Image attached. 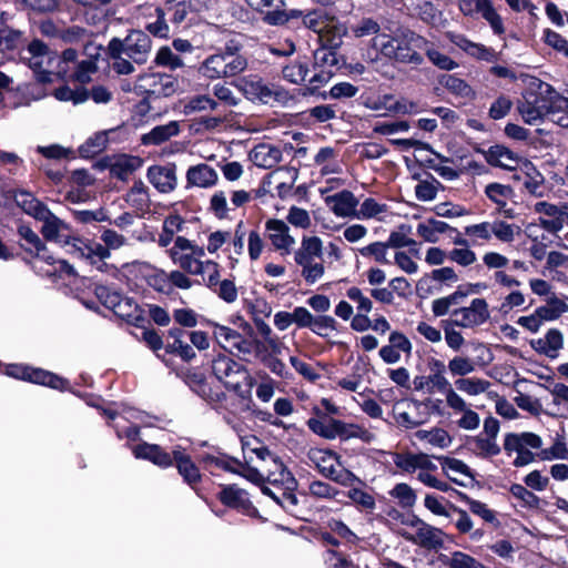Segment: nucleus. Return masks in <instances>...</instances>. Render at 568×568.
Masks as SVG:
<instances>
[{"label":"nucleus","instance_id":"nucleus-1","mask_svg":"<svg viewBox=\"0 0 568 568\" xmlns=\"http://www.w3.org/2000/svg\"><path fill=\"white\" fill-rule=\"evenodd\" d=\"M427 39L408 27L399 26L392 34L383 33L373 39V47L388 60L402 64L419 67L424 55L419 52L426 48Z\"/></svg>","mask_w":568,"mask_h":568},{"label":"nucleus","instance_id":"nucleus-2","mask_svg":"<svg viewBox=\"0 0 568 568\" xmlns=\"http://www.w3.org/2000/svg\"><path fill=\"white\" fill-rule=\"evenodd\" d=\"M81 282L82 284L88 282V290L93 292L98 302L129 325L143 327L149 324L144 310L133 297L123 296L121 291L113 286L99 284L92 278H83Z\"/></svg>","mask_w":568,"mask_h":568},{"label":"nucleus","instance_id":"nucleus-3","mask_svg":"<svg viewBox=\"0 0 568 568\" xmlns=\"http://www.w3.org/2000/svg\"><path fill=\"white\" fill-rule=\"evenodd\" d=\"M557 97L558 92L551 84L532 78L517 102V110L525 123L535 124L555 108Z\"/></svg>","mask_w":568,"mask_h":568},{"label":"nucleus","instance_id":"nucleus-4","mask_svg":"<svg viewBox=\"0 0 568 568\" xmlns=\"http://www.w3.org/2000/svg\"><path fill=\"white\" fill-rule=\"evenodd\" d=\"M2 367H4L3 374L8 377L45 386L59 392H72L69 379L44 368L20 363L3 365L0 361V373Z\"/></svg>","mask_w":568,"mask_h":568},{"label":"nucleus","instance_id":"nucleus-5","mask_svg":"<svg viewBox=\"0 0 568 568\" xmlns=\"http://www.w3.org/2000/svg\"><path fill=\"white\" fill-rule=\"evenodd\" d=\"M263 21L270 26H287L292 29L304 27L315 33H322L326 27L325 13L322 9L303 11L268 10L264 13Z\"/></svg>","mask_w":568,"mask_h":568},{"label":"nucleus","instance_id":"nucleus-6","mask_svg":"<svg viewBox=\"0 0 568 568\" xmlns=\"http://www.w3.org/2000/svg\"><path fill=\"white\" fill-rule=\"evenodd\" d=\"M151 47L152 40L146 32L132 29L124 39L114 37L109 41L108 55L118 59L125 53L133 62L143 64L148 61Z\"/></svg>","mask_w":568,"mask_h":568},{"label":"nucleus","instance_id":"nucleus-7","mask_svg":"<svg viewBox=\"0 0 568 568\" xmlns=\"http://www.w3.org/2000/svg\"><path fill=\"white\" fill-rule=\"evenodd\" d=\"M180 377L189 388L202 398L213 410L222 414L227 410L225 402L227 395L221 389H214L207 383V378L197 367H183L176 371Z\"/></svg>","mask_w":568,"mask_h":568},{"label":"nucleus","instance_id":"nucleus-8","mask_svg":"<svg viewBox=\"0 0 568 568\" xmlns=\"http://www.w3.org/2000/svg\"><path fill=\"white\" fill-rule=\"evenodd\" d=\"M219 487L216 499L225 508L252 518L258 516V509L254 506L245 489L240 488L236 484H220Z\"/></svg>","mask_w":568,"mask_h":568},{"label":"nucleus","instance_id":"nucleus-9","mask_svg":"<svg viewBox=\"0 0 568 568\" xmlns=\"http://www.w3.org/2000/svg\"><path fill=\"white\" fill-rule=\"evenodd\" d=\"M178 90V79L165 73H143L138 77L135 93H146L154 99L168 98Z\"/></svg>","mask_w":568,"mask_h":568},{"label":"nucleus","instance_id":"nucleus-10","mask_svg":"<svg viewBox=\"0 0 568 568\" xmlns=\"http://www.w3.org/2000/svg\"><path fill=\"white\" fill-rule=\"evenodd\" d=\"M173 466H175L183 483L197 493V487L202 483L203 475L191 455L180 445L173 448Z\"/></svg>","mask_w":568,"mask_h":568},{"label":"nucleus","instance_id":"nucleus-11","mask_svg":"<svg viewBox=\"0 0 568 568\" xmlns=\"http://www.w3.org/2000/svg\"><path fill=\"white\" fill-rule=\"evenodd\" d=\"M313 414L316 416L307 419L306 425L311 432L325 439H341L344 428V420L329 417L317 406L313 407Z\"/></svg>","mask_w":568,"mask_h":568},{"label":"nucleus","instance_id":"nucleus-12","mask_svg":"<svg viewBox=\"0 0 568 568\" xmlns=\"http://www.w3.org/2000/svg\"><path fill=\"white\" fill-rule=\"evenodd\" d=\"M55 267L53 272L49 273L50 275H57L59 277H74L73 284H74V291H75V297L80 301V303L88 310L99 313L100 306L97 301L93 298H89L85 296L84 288L88 290V282L85 284H82L81 280L84 277H79L74 267L67 261L62 258L55 260ZM93 281L94 278L91 277Z\"/></svg>","mask_w":568,"mask_h":568},{"label":"nucleus","instance_id":"nucleus-13","mask_svg":"<svg viewBox=\"0 0 568 568\" xmlns=\"http://www.w3.org/2000/svg\"><path fill=\"white\" fill-rule=\"evenodd\" d=\"M132 454L136 459L148 460L162 469L173 466V450L169 453L159 444L141 442L133 447Z\"/></svg>","mask_w":568,"mask_h":568},{"label":"nucleus","instance_id":"nucleus-14","mask_svg":"<svg viewBox=\"0 0 568 568\" xmlns=\"http://www.w3.org/2000/svg\"><path fill=\"white\" fill-rule=\"evenodd\" d=\"M187 332L181 327L174 326L165 334L164 354L180 357L183 362H191L196 354L193 347L184 341Z\"/></svg>","mask_w":568,"mask_h":568},{"label":"nucleus","instance_id":"nucleus-15","mask_svg":"<svg viewBox=\"0 0 568 568\" xmlns=\"http://www.w3.org/2000/svg\"><path fill=\"white\" fill-rule=\"evenodd\" d=\"M239 89L252 102L267 104L271 102L272 84L266 83L260 75L250 74L240 79Z\"/></svg>","mask_w":568,"mask_h":568},{"label":"nucleus","instance_id":"nucleus-16","mask_svg":"<svg viewBox=\"0 0 568 568\" xmlns=\"http://www.w3.org/2000/svg\"><path fill=\"white\" fill-rule=\"evenodd\" d=\"M175 163L166 165H151L148 169L146 176L149 182L161 193L172 192L178 184Z\"/></svg>","mask_w":568,"mask_h":568},{"label":"nucleus","instance_id":"nucleus-17","mask_svg":"<svg viewBox=\"0 0 568 568\" xmlns=\"http://www.w3.org/2000/svg\"><path fill=\"white\" fill-rule=\"evenodd\" d=\"M6 197L13 199L18 207L37 221L50 210L43 202L26 190H9L6 192Z\"/></svg>","mask_w":568,"mask_h":568},{"label":"nucleus","instance_id":"nucleus-18","mask_svg":"<svg viewBox=\"0 0 568 568\" xmlns=\"http://www.w3.org/2000/svg\"><path fill=\"white\" fill-rule=\"evenodd\" d=\"M265 230L268 232V240L275 250L283 251L282 255L291 252L292 245L295 243L294 237L290 234L288 225L278 219H268L265 222Z\"/></svg>","mask_w":568,"mask_h":568},{"label":"nucleus","instance_id":"nucleus-19","mask_svg":"<svg viewBox=\"0 0 568 568\" xmlns=\"http://www.w3.org/2000/svg\"><path fill=\"white\" fill-rule=\"evenodd\" d=\"M326 204L334 203L331 207L332 212L338 217H357L359 214L356 211L358 200L349 190H342L325 199Z\"/></svg>","mask_w":568,"mask_h":568},{"label":"nucleus","instance_id":"nucleus-20","mask_svg":"<svg viewBox=\"0 0 568 568\" xmlns=\"http://www.w3.org/2000/svg\"><path fill=\"white\" fill-rule=\"evenodd\" d=\"M211 369L212 374L221 383L233 373H240L242 378H245V375H250L244 365L224 354H219L212 359Z\"/></svg>","mask_w":568,"mask_h":568},{"label":"nucleus","instance_id":"nucleus-21","mask_svg":"<svg viewBox=\"0 0 568 568\" xmlns=\"http://www.w3.org/2000/svg\"><path fill=\"white\" fill-rule=\"evenodd\" d=\"M10 19L8 12L2 11L0 13V51L16 50L23 42V33L9 23Z\"/></svg>","mask_w":568,"mask_h":568},{"label":"nucleus","instance_id":"nucleus-22","mask_svg":"<svg viewBox=\"0 0 568 568\" xmlns=\"http://www.w3.org/2000/svg\"><path fill=\"white\" fill-rule=\"evenodd\" d=\"M476 152L483 153L487 163L495 168H500L504 170H515V166H509L501 162V159H506L515 162L516 164L520 160L519 155L515 153L513 150L503 144H494L489 146L487 151L481 150L480 148L475 149Z\"/></svg>","mask_w":568,"mask_h":568},{"label":"nucleus","instance_id":"nucleus-23","mask_svg":"<svg viewBox=\"0 0 568 568\" xmlns=\"http://www.w3.org/2000/svg\"><path fill=\"white\" fill-rule=\"evenodd\" d=\"M216 182V171L206 163H200L197 165L190 166L186 172L187 187L199 186L205 189L215 185Z\"/></svg>","mask_w":568,"mask_h":568},{"label":"nucleus","instance_id":"nucleus-24","mask_svg":"<svg viewBox=\"0 0 568 568\" xmlns=\"http://www.w3.org/2000/svg\"><path fill=\"white\" fill-rule=\"evenodd\" d=\"M266 481L286 490H296L298 486L296 478L283 463L281 457H276V459H274V470L268 471Z\"/></svg>","mask_w":568,"mask_h":568},{"label":"nucleus","instance_id":"nucleus-25","mask_svg":"<svg viewBox=\"0 0 568 568\" xmlns=\"http://www.w3.org/2000/svg\"><path fill=\"white\" fill-rule=\"evenodd\" d=\"M446 534L443 529L434 527L427 523L416 530L414 541L428 550H438L444 547L443 537Z\"/></svg>","mask_w":568,"mask_h":568},{"label":"nucleus","instance_id":"nucleus-26","mask_svg":"<svg viewBox=\"0 0 568 568\" xmlns=\"http://www.w3.org/2000/svg\"><path fill=\"white\" fill-rule=\"evenodd\" d=\"M456 498L465 503L468 506L469 511L480 517L485 523L491 524L494 528L500 527L501 523L497 518L496 511L489 509L485 503L471 498L464 491H456Z\"/></svg>","mask_w":568,"mask_h":568},{"label":"nucleus","instance_id":"nucleus-27","mask_svg":"<svg viewBox=\"0 0 568 568\" xmlns=\"http://www.w3.org/2000/svg\"><path fill=\"white\" fill-rule=\"evenodd\" d=\"M180 123L170 121L166 124L154 126L149 133L141 136L143 145H160L180 133Z\"/></svg>","mask_w":568,"mask_h":568},{"label":"nucleus","instance_id":"nucleus-28","mask_svg":"<svg viewBox=\"0 0 568 568\" xmlns=\"http://www.w3.org/2000/svg\"><path fill=\"white\" fill-rule=\"evenodd\" d=\"M437 561L447 568H488L467 552L455 550L450 554H438Z\"/></svg>","mask_w":568,"mask_h":568},{"label":"nucleus","instance_id":"nucleus-29","mask_svg":"<svg viewBox=\"0 0 568 568\" xmlns=\"http://www.w3.org/2000/svg\"><path fill=\"white\" fill-rule=\"evenodd\" d=\"M466 447L479 458L486 459L500 454V447L496 440L481 435L468 436Z\"/></svg>","mask_w":568,"mask_h":568},{"label":"nucleus","instance_id":"nucleus-30","mask_svg":"<svg viewBox=\"0 0 568 568\" xmlns=\"http://www.w3.org/2000/svg\"><path fill=\"white\" fill-rule=\"evenodd\" d=\"M142 164L143 160L138 155L121 154L113 162L110 175L125 182L129 175L139 170Z\"/></svg>","mask_w":568,"mask_h":568},{"label":"nucleus","instance_id":"nucleus-31","mask_svg":"<svg viewBox=\"0 0 568 568\" xmlns=\"http://www.w3.org/2000/svg\"><path fill=\"white\" fill-rule=\"evenodd\" d=\"M111 250L104 244L85 241L82 239V243H79L74 251L79 257L85 258L90 264H95L97 260H106L111 255Z\"/></svg>","mask_w":568,"mask_h":568},{"label":"nucleus","instance_id":"nucleus-32","mask_svg":"<svg viewBox=\"0 0 568 568\" xmlns=\"http://www.w3.org/2000/svg\"><path fill=\"white\" fill-rule=\"evenodd\" d=\"M334 75V70L332 69H320L317 73H315L310 80L308 85L297 88L296 93L302 94V97L316 95L322 98L323 100L327 99L326 91H320V88L327 83L331 78Z\"/></svg>","mask_w":568,"mask_h":568},{"label":"nucleus","instance_id":"nucleus-33","mask_svg":"<svg viewBox=\"0 0 568 568\" xmlns=\"http://www.w3.org/2000/svg\"><path fill=\"white\" fill-rule=\"evenodd\" d=\"M140 328L142 329V339L145 343V345L153 353H155L156 357L160 358L165 364L166 367H170L173 364V362L171 359H168L165 357V354H160V351L164 349L165 347V335H160L156 329L151 327L150 322L149 324Z\"/></svg>","mask_w":568,"mask_h":568},{"label":"nucleus","instance_id":"nucleus-34","mask_svg":"<svg viewBox=\"0 0 568 568\" xmlns=\"http://www.w3.org/2000/svg\"><path fill=\"white\" fill-rule=\"evenodd\" d=\"M438 82L452 94L460 98L473 99L475 98V91L473 88L462 78L455 74L444 73L438 78Z\"/></svg>","mask_w":568,"mask_h":568},{"label":"nucleus","instance_id":"nucleus-35","mask_svg":"<svg viewBox=\"0 0 568 568\" xmlns=\"http://www.w3.org/2000/svg\"><path fill=\"white\" fill-rule=\"evenodd\" d=\"M240 47L234 42L230 41L226 43L224 49L225 64L227 69V78L235 77L243 72L247 67V60L245 57L239 54Z\"/></svg>","mask_w":568,"mask_h":568},{"label":"nucleus","instance_id":"nucleus-36","mask_svg":"<svg viewBox=\"0 0 568 568\" xmlns=\"http://www.w3.org/2000/svg\"><path fill=\"white\" fill-rule=\"evenodd\" d=\"M475 10L489 23L496 36L505 33L503 19L497 13L490 0H476Z\"/></svg>","mask_w":568,"mask_h":568},{"label":"nucleus","instance_id":"nucleus-37","mask_svg":"<svg viewBox=\"0 0 568 568\" xmlns=\"http://www.w3.org/2000/svg\"><path fill=\"white\" fill-rule=\"evenodd\" d=\"M200 72L211 80L227 78L224 51L206 58L200 68Z\"/></svg>","mask_w":568,"mask_h":568},{"label":"nucleus","instance_id":"nucleus-38","mask_svg":"<svg viewBox=\"0 0 568 568\" xmlns=\"http://www.w3.org/2000/svg\"><path fill=\"white\" fill-rule=\"evenodd\" d=\"M113 131L114 130H110V132ZM108 134L109 131L94 133V135L90 136L83 144L79 146V155L82 159H92L94 155L104 151L109 143Z\"/></svg>","mask_w":568,"mask_h":568},{"label":"nucleus","instance_id":"nucleus-39","mask_svg":"<svg viewBox=\"0 0 568 568\" xmlns=\"http://www.w3.org/2000/svg\"><path fill=\"white\" fill-rule=\"evenodd\" d=\"M243 383L244 385L229 382L227 386L232 388V392L236 394V396L243 404L242 410L252 413V410L256 408V405L252 398V388L255 385L256 381L250 374L245 375V378H243Z\"/></svg>","mask_w":568,"mask_h":568},{"label":"nucleus","instance_id":"nucleus-40","mask_svg":"<svg viewBox=\"0 0 568 568\" xmlns=\"http://www.w3.org/2000/svg\"><path fill=\"white\" fill-rule=\"evenodd\" d=\"M169 255L174 264H179V266L183 270V272L192 275H203L204 274V262L199 258L192 257V254H183L175 250H169Z\"/></svg>","mask_w":568,"mask_h":568},{"label":"nucleus","instance_id":"nucleus-41","mask_svg":"<svg viewBox=\"0 0 568 568\" xmlns=\"http://www.w3.org/2000/svg\"><path fill=\"white\" fill-rule=\"evenodd\" d=\"M310 68L306 57L298 58L294 61H291L288 64L283 67L282 75L283 79L293 83V84H302L308 74Z\"/></svg>","mask_w":568,"mask_h":568},{"label":"nucleus","instance_id":"nucleus-42","mask_svg":"<svg viewBox=\"0 0 568 568\" xmlns=\"http://www.w3.org/2000/svg\"><path fill=\"white\" fill-rule=\"evenodd\" d=\"M216 455L203 453L197 456L199 464L203 465L204 469L210 470L211 467H215L222 469L226 473H239V468L231 467L225 462L226 453L223 452L220 447H212Z\"/></svg>","mask_w":568,"mask_h":568},{"label":"nucleus","instance_id":"nucleus-43","mask_svg":"<svg viewBox=\"0 0 568 568\" xmlns=\"http://www.w3.org/2000/svg\"><path fill=\"white\" fill-rule=\"evenodd\" d=\"M457 44L468 55H470L477 60L493 62L497 59V53L493 48L486 47L485 44H481V43L473 42L465 37H463L460 42H458Z\"/></svg>","mask_w":568,"mask_h":568},{"label":"nucleus","instance_id":"nucleus-44","mask_svg":"<svg viewBox=\"0 0 568 568\" xmlns=\"http://www.w3.org/2000/svg\"><path fill=\"white\" fill-rule=\"evenodd\" d=\"M467 296V292L465 291L463 284H460L457 286L456 291L448 296L433 301L432 311L437 317L444 316L449 312V307L452 305L458 304L460 300Z\"/></svg>","mask_w":568,"mask_h":568},{"label":"nucleus","instance_id":"nucleus-45","mask_svg":"<svg viewBox=\"0 0 568 568\" xmlns=\"http://www.w3.org/2000/svg\"><path fill=\"white\" fill-rule=\"evenodd\" d=\"M568 312V305L557 296L547 300V304L536 308V314L544 321H556L564 313Z\"/></svg>","mask_w":568,"mask_h":568},{"label":"nucleus","instance_id":"nucleus-46","mask_svg":"<svg viewBox=\"0 0 568 568\" xmlns=\"http://www.w3.org/2000/svg\"><path fill=\"white\" fill-rule=\"evenodd\" d=\"M422 51H424L427 59L440 70L452 71L458 67V63L456 61H454L447 54L438 51L435 48V43L429 41L428 39L426 48H423Z\"/></svg>","mask_w":568,"mask_h":568},{"label":"nucleus","instance_id":"nucleus-47","mask_svg":"<svg viewBox=\"0 0 568 568\" xmlns=\"http://www.w3.org/2000/svg\"><path fill=\"white\" fill-rule=\"evenodd\" d=\"M537 456L540 460H552V459H567L568 460V447L566 444L565 432L562 434H556L555 442L549 448H544Z\"/></svg>","mask_w":568,"mask_h":568},{"label":"nucleus","instance_id":"nucleus-48","mask_svg":"<svg viewBox=\"0 0 568 568\" xmlns=\"http://www.w3.org/2000/svg\"><path fill=\"white\" fill-rule=\"evenodd\" d=\"M39 221L43 222L40 231L43 239L60 244V217L49 210Z\"/></svg>","mask_w":568,"mask_h":568},{"label":"nucleus","instance_id":"nucleus-49","mask_svg":"<svg viewBox=\"0 0 568 568\" xmlns=\"http://www.w3.org/2000/svg\"><path fill=\"white\" fill-rule=\"evenodd\" d=\"M509 493L521 501V505L526 508L530 509H539L540 508V498L532 493L531 490L527 489L521 484H511L509 487Z\"/></svg>","mask_w":568,"mask_h":568},{"label":"nucleus","instance_id":"nucleus-50","mask_svg":"<svg viewBox=\"0 0 568 568\" xmlns=\"http://www.w3.org/2000/svg\"><path fill=\"white\" fill-rule=\"evenodd\" d=\"M427 176L432 180L429 181H419V183L415 186V195L419 201H433L436 195L438 189H444L443 184L434 178L433 174L427 173Z\"/></svg>","mask_w":568,"mask_h":568},{"label":"nucleus","instance_id":"nucleus-51","mask_svg":"<svg viewBox=\"0 0 568 568\" xmlns=\"http://www.w3.org/2000/svg\"><path fill=\"white\" fill-rule=\"evenodd\" d=\"M389 495L398 499V504L402 508H412L417 499L416 493L406 483L396 484L389 491Z\"/></svg>","mask_w":568,"mask_h":568},{"label":"nucleus","instance_id":"nucleus-52","mask_svg":"<svg viewBox=\"0 0 568 568\" xmlns=\"http://www.w3.org/2000/svg\"><path fill=\"white\" fill-rule=\"evenodd\" d=\"M345 495L352 500L353 504L356 505L359 510L371 513L376 506L374 496L361 488L353 487Z\"/></svg>","mask_w":568,"mask_h":568},{"label":"nucleus","instance_id":"nucleus-53","mask_svg":"<svg viewBox=\"0 0 568 568\" xmlns=\"http://www.w3.org/2000/svg\"><path fill=\"white\" fill-rule=\"evenodd\" d=\"M455 386L458 390L465 392L468 395H478L488 389L490 383L481 378H458L455 381Z\"/></svg>","mask_w":568,"mask_h":568},{"label":"nucleus","instance_id":"nucleus-54","mask_svg":"<svg viewBox=\"0 0 568 568\" xmlns=\"http://www.w3.org/2000/svg\"><path fill=\"white\" fill-rule=\"evenodd\" d=\"M314 69H338V58L335 51L322 48L314 52Z\"/></svg>","mask_w":568,"mask_h":568},{"label":"nucleus","instance_id":"nucleus-55","mask_svg":"<svg viewBox=\"0 0 568 568\" xmlns=\"http://www.w3.org/2000/svg\"><path fill=\"white\" fill-rule=\"evenodd\" d=\"M434 458L439 462L444 471L450 469L475 480L477 474L463 460L448 456H434Z\"/></svg>","mask_w":568,"mask_h":568},{"label":"nucleus","instance_id":"nucleus-56","mask_svg":"<svg viewBox=\"0 0 568 568\" xmlns=\"http://www.w3.org/2000/svg\"><path fill=\"white\" fill-rule=\"evenodd\" d=\"M234 348H236L239 353L242 354L254 353L258 358L260 355L266 351V345L264 342L257 339L255 335L253 337H247L242 334Z\"/></svg>","mask_w":568,"mask_h":568},{"label":"nucleus","instance_id":"nucleus-57","mask_svg":"<svg viewBox=\"0 0 568 568\" xmlns=\"http://www.w3.org/2000/svg\"><path fill=\"white\" fill-rule=\"evenodd\" d=\"M388 246L385 242H373L364 247L358 248V253L364 257H371L373 256L375 262L379 264H390V261L387 260Z\"/></svg>","mask_w":568,"mask_h":568},{"label":"nucleus","instance_id":"nucleus-58","mask_svg":"<svg viewBox=\"0 0 568 568\" xmlns=\"http://www.w3.org/2000/svg\"><path fill=\"white\" fill-rule=\"evenodd\" d=\"M18 235L26 242L20 244L21 248L32 247V250L41 251L44 247V241L27 224H19L17 229Z\"/></svg>","mask_w":568,"mask_h":568},{"label":"nucleus","instance_id":"nucleus-59","mask_svg":"<svg viewBox=\"0 0 568 568\" xmlns=\"http://www.w3.org/2000/svg\"><path fill=\"white\" fill-rule=\"evenodd\" d=\"M351 438H359L364 443H371L374 439V434L358 424L344 422L341 440L346 442Z\"/></svg>","mask_w":568,"mask_h":568},{"label":"nucleus","instance_id":"nucleus-60","mask_svg":"<svg viewBox=\"0 0 568 568\" xmlns=\"http://www.w3.org/2000/svg\"><path fill=\"white\" fill-rule=\"evenodd\" d=\"M207 325L213 327V335L214 338L221 343V341H224L225 343L230 344L232 347H235L236 343L239 342V338L241 337V333L230 328L227 326L217 324L213 321H207Z\"/></svg>","mask_w":568,"mask_h":568},{"label":"nucleus","instance_id":"nucleus-61","mask_svg":"<svg viewBox=\"0 0 568 568\" xmlns=\"http://www.w3.org/2000/svg\"><path fill=\"white\" fill-rule=\"evenodd\" d=\"M154 63L161 67H169L171 70H176L183 67L182 59L172 52L168 45L161 47L155 55Z\"/></svg>","mask_w":568,"mask_h":568},{"label":"nucleus","instance_id":"nucleus-62","mask_svg":"<svg viewBox=\"0 0 568 568\" xmlns=\"http://www.w3.org/2000/svg\"><path fill=\"white\" fill-rule=\"evenodd\" d=\"M296 89L292 91L284 89L281 85L272 84L271 101L276 102L283 106H287L302 99V94L296 93Z\"/></svg>","mask_w":568,"mask_h":568},{"label":"nucleus","instance_id":"nucleus-63","mask_svg":"<svg viewBox=\"0 0 568 568\" xmlns=\"http://www.w3.org/2000/svg\"><path fill=\"white\" fill-rule=\"evenodd\" d=\"M310 494L318 499H335L341 493L337 488L322 480H313L310 486Z\"/></svg>","mask_w":568,"mask_h":568},{"label":"nucleus","instance_id":"nucleus-64","mask_svg":"<svg viewBox=\"0 0 568 568\" xmlns=\"http://www.w3.org/2000/svg\"><path fill=\"white\" fill-rule=\"evenodd\" d=\"M544 42L568 59V40L560 33L547 28L544 30Z\"/></svg>","mask_w":568,"mask_h":568}]
</instances>
